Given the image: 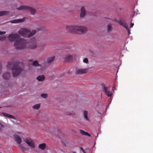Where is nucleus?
Instances as JSON below:
<instances>
[{
	"instance_id": "nucleus-1",
	"label": "nucleus",
	"mask_w": 153,
	"mask_h": 153,
	"mask_svg": "<svg viewBox=\"0 0 153 153\" xmlns=\"http://www.w3.org/2000/svg\"><path fill=\"white\" fill-rule=\"evenodd\" d=\"M19 36L17 34H12L8 36L9 40L11 42L15 41L14 45L17 49L21 50L25 48L27 45L26 41L24 39H19Z\"/></svg>"
},
{
	"instance_id": "nucleus-2",
	"label": "nucleus",
	"mask_w": 153,
	"mask_h": 153,
	"mask_svg": "<svg viewBox=\"0 0 153 153\" xmlns=\"http://www.w3.org/2000/svg\"><path fill=\"white\" fill-rule=\"evenodd\" d=\"M9 62L7 65V68H10V66L13 65L12 70L13 76L16 77L18 76L23 70L24 65L21 63L17 62L11 64Z\"/></svg>"
},
{
	"instance_id": "nucleus-3",
	"label": "nucleus",
	"mask_w": 153,
	"mask_h": 153,
	"mask_svg": "<svg viewBox=\"0 0 153 153\" xmlns=\"http://www.w3.org/2000/svg\"><path fill=\"white\" fill-rule=\"evenodd\" d=\"M36 30H33L30 33V30L27 28H22L18 32L20 35L25 37L30 38L36 33Z\"/></svg>"
},
{
	"instance_id": "nucleus-4",
	"label": "nucleus",
	"mask_w": 153,
	"mask_h": 153,
	"mask_svg": "<svg viewBox=\"0 0 153 153\" xmlns=\"http://www.w3.org/2000/svg\"><path fill=\"white\" fill-rule=\"evenodd\" d=\"M16 9L18 10H28L30 11L33 15L34 14L36 11L35 9L33 8L25 5H21Z\"/></svg>"
},
{
	"instance_id": "nucleus-5",
	"label": "nucleus",
	"mask_w": 153,
	"mask_h": 153,
	"mask_svg": "<svg viewBox=\"0 0 153 153\" xmlns=\"http://www.w3.org/2000/svg\"><path fill=\"white\" fill-rule=\"evenodd\" d=\"M89 68H76L75 69V73L76 75H81L87 73L89 71Z\"/></svg>"
},
{
	"instance_id": "nucleus-6",
	"label": "nucleus",
	"mask_w": 153,
	"mask_h": 153,
	"mask_svg": "<svg viewBox=\"0 0 153 153\" xmlns=\"http://www.w3.org/2000/svg\"><path fill=\"white\" fill-rule=\"evenodd\" d=\"M87 31V28L84 27L76 26V33L81 34L86 33Z\"/></svg>"
},
{
	"instance_id": "nucleus-7",
	"label": "nucleus",
	"mask_w": 153,
	"mask_h": 153,
	"mask_svg": "<svg viewBox=\"0 0 153 153\" xmlns=\"http://www.w3.org/2000/svg\"><path fill=\"white\" fill-rule=\"evenodd\" d=\"M24 141L30 147L32 148L35 147V145L33 141L30 138L27 137L25 139Z\"/></svg>"
},
{
	"instance_id": "nucleus-8",
	"label": "nucleus",
	"mask_w": 153,
	"mask_h": 153,
	"mask_svg": "<svg viewBox=\"0 0 153 153\" xmlns=\"http://www.w3.org/2000/svg\"><path fill=\"white\" fill-rule=\"evenodd\" d=\"M76 26L68 25L66 27V30L69 33H76Z\"/></svg>"
},
{
	"instance_id": "nucleus-9",
	"label": "nucleus",
	"mask_w": 153,
	"mask_h": 153,
	"mask_svg": "<svg viewBox=\"0 0 153 153\" xmlns=\"http://www.w3.org/2000/svg\"><path fill=\"white\" fill-rule=\"evenodd\" d=\"M26 19V18H23L16 19L12 20L10 22L12 23H19L21 22H23Z\"/></svg>"
},
{
	"instance_id": "nucleus-10",
	"label": "nucleus",
	"mask_w": 153,
	"mask_h": 153,
	"mask_svg": "<svg viewBox=\"0 0 153 153\" xmlns=\"http://www.w3.org/2000/svg\"><path fill=\"white\" fill-rule=\"evenodd\" d=\"M104 90L106 94L108 97H110L111 96L112 93L110 91V90L108 89V87L105 85L104 86Z\"/></svg>"
},
{
	"instance_id": "nucleus-11",
	"label": "nucleus",
	"mask_w": 153,
	"mask_h": 153,
	"mask_svg": "<svg viewBox=\"0 0 153 153\" xmlns=\"http://www.w3.org/2000/svg\"><path fill=\"white\" fill-rule=\"evenodd\" d=\"M15 140L16 141L18 144H20L22 143V140L20 137L18 135L15 134L14 135Z\"/></svg>"
},
{
	"instance_id": "nucleus-12",
	"label": "nucleus",
	"mask_w": 153,
	"mask_h": 153,
	"mask_svg": "<svg viewBox=\"0 0 153 153\" xmlns=\"http://www.w3.org/2000/svg\"><path fill=\"white\" fill-rule=\"evenodd\" d=\"M86 11L85 7H81V13L80 17L81 18L84 17L85 15Z\"/></svg>"
},
{
	"instance_id": "nucleus-13",
	"label": "nucleus",
	"mask_w": 153,
	"mask_h": 153,
	"mask_svg": "<svg viewBox=\"0 0 153 153\" xmlns=\"http://www.w3.org/2000/svg\"><path fill=\"white\" fill-rule=\"evenodd\" d=\"M119 24L126 28V30L128 29V27L127 24L124 21H120L119 22Z\"/></svg>"
},
{
	"instance_id": "nucleus-14",
	"label": "nucleus",
	"mask_w": 153,
	"mask_h": 153,
	"mask_svg": "<svg viewBox=\"0 0 153 153\" xmlns=\"http://www.w3.org/2000/svg\"><path fill=\"white\" fill-rule=\"evenodd\" d=\"M37 47V43L36 42L32 43L29 46V48L31 49H34Z\"/></svg>"
},
{
	"instance_id": "nucleus-15",
	"label": "nucleus",
	"mask_w": 153,
	"mask_h": 153,
	"mask_svg": "<svg viewBox=\"0 0 153 153\" xmlns=\"http://www.w3.org/2000/svg\"><path fill=\"white\" fill-rule=\"evenodd\" d=\"M10 74L9 73L4 74L2 76L3 78L5 79H8L10 77Z\"/></svg>"
},
{
	"instance_id": "nucleus-16",
	"label": "nucleus",
	"mask_w": 153,
	"mask_h": 153,
	"mask_svg": "<svg viewBox=\"0 0 153 153\" xmlns=\"http://www.w3.org/2000/svg\"><path fill=\"white\" fill-rule=\"evenodd\" d=\"M2 114L4 116V117H7L9 118H11L14 119L15 118V117L14 116H13L9 114H7V113H2Z\"/></svg>"
},
{
	"instance_id": "nucleus-17",
	"label": "nucleus",
	"mask_w": 153,
	"mask_h": 153,
	"mask_svg": "<svg viewBox=\"0 0 153 153\" xmlns=\"http://www.w3.org/2000/svg\"><path fill=\"white\" fill-rule=\"evenodd\" d=\"M55 59V56H54L48 58L47 59V62L48 63H51L53 62Z\"/></svg>"
},
{
	"instance_id": "nucleus-18",
	"label": "nucleus",
	"mask_w": 153,
	"mask_h": 153,
	"mask_svg": "<svg viewBox=\"0 0 153 153\" xmlns=\"http://www.w3.org/2000/svg\"><path fill=\"white\" fill-rule=\"evenodd\" d=\"M45 77L43 75H40L37 77V79L39 81H42L45 79Z\"/></svg>"
},
{
	"instance_id": "nucleus-19",
	"label": "nucleus",
	"mask_w": 153,
	"mask_h": 153,
	"mask_svg": "<svg viewBox=\"0 0 153 153\" xmlns=\"http://www.w3.org/2000/svg\"><path fill=\"white\" fill-rule=\"evenodd\" d=\"M10 12L8 11H4L0 12V16L8 15Z\"/></svg>"
},
{
	"instance_id": "nucleus-20",
	"label": "nucleus",
	"mask_w": 153,
	"mask_h": 153,
	"mask_svg": "<svg viewBox=\"0 0 153 153\" xmlns=\"http://www.w3.org/2000/svg\"><path fill=\"white\" fill-rule=\"evenodd\" d=\"M80 133L83 135L87 136H91V134H89L87 132H85L82 130H80Z\"/></svg>"
},
{
	"instance_id": "nucleus-21",
	"label": "nucleus",
	"mask_w": 153,
	"mask_h": 153,
	"mask_svg": "<svg viewBox=\"0 0 153 153\" xmlns=\"http://www.w3.org/2000/svg\"><path fill=\"white\" fill-rule=\"evenodd\" d=\"M39 148L42 150H44L46 147V144L45 143L40 144L39 146Z\"/></svg>"
},
{
	"instance_id": "nucleus-22",
	"label": "nucleus",
	"mask_w": 153,
	"mask_h": 153,
	"mask_svg": "<svg viewBox=\"0 0 153 153\" xmlns=\"http://www.w3.org/2000/svg\"><path fill=\"white\" fill-rule=\"evenodd\" d=\"M88 112L87 111H83V114H84V117L85 118V120L89 121V119L88 118Z\"/></svg>"
},
{
	"instance_id": "nucleus-23",
	"label": "nucleus",
	"mask_w": 153,
	"mask_h": 153,
	"mask_svg": "<svg viewBox=\"0 0 153 153\" xmlns=\"http://www.w3.org/2000/svg\"><path fill=\"white\" fill-rule=\"evenodd\" d=\"M32 65L35 66H39L40 68H42L41 66L39 64L37 61H35L33 62Z\"/></svg>"
},
{
	"instance_id": "nucleus-24",
	"label": "nucleus",
	"mask_w": 153,
	"mask_h": 153,
	"mask_svg": "<svg viewBox=\"0 0 153 153\" xmlns=\"http://www.w3.org/2000/svg\"><path fill=\"white\" fill-rule=\"evenodd\" d=\"M72 59V55L68 56L65 58V61L66 62H68L71 61Z\"/></svg>"
},
{
	"instance_id": "nucleus-25",
	"label": "nucleus",
	"mask_w": 153,
	"mask_h": 153,
	"mask_svg": "<svg viewBox=\"0 0 153 153\" xmlns=\"http://www.w3.org/2000/svg\"><path fill=\"white\" fill-rule=\"evenodd\" d=\"M19 145V146L20 147V148L21 150L22 151H25L27 149L22 144H18Z\"/></svg>"
},
{
	"instance_id": "nucleus-26",
	"label": "nucleus",
	"mask_w": 153,
	"mask_h": 153,
	"mask_svg": "<svg viewBox=\"0 0 153 153\" xmlns=\"http://www.w3.org/2000/svg\"><path fill=\"white\" fill-rule=\"evenodd\" d=\"M40 104L35 105L32 106V108L34 109H38L40 108Z\"/></svg>"
},
{
	"instance_id": "nucleus-27",
	"label": "nucleus",
	"mask_w": 153,
	"mask_h": 153,
	"mask_svg": "<svg viewBox=\"0 0 153 153\" xmlns=\"http://www.w3.org/2000/svg\"><path fill=\"white\" fill-rule=\"evenodd\" d=\"M112 25L111 24H108V31L110 32L112 30Z\"/></svg>"
},
{
	"instance_id": "nucleus-28",
	"label": "nucleus",
	"mask_w": 153,
	"mask_h": 153,
	"mask_svg": "<svg viewBox=\"0 0 153 153\" xmlns=\"http://www.w3.org/2000/svg\"><path fill=\"white\" fill-rule=\"evenodd\" d=\"M41 96L43 98H45L47 97L48 95L47 94H43L41 95Z\"/></svg>"
},
{
	"instance_id": "nucleus-29",
	"label": "nucleus",
	"mask_w": 153,
	"mask_h": 153,
	"mask_svg": "<svg viewBox=\"0 0 153 153\" xmlns=\"http://www.w3.org/2000/svg\"><path fill=\"white\" fill-rule=\"evenodd\" d=\"M6 39V37L5 36H0V40L4 41V40Z\"/></svg>"
},
{
	"instance_id": "nucleus-30",
	"label": "nucleus",
	"mask_w": 153,
	"mask_h": 153,
	"mask_svg": "<svg viewBox=\"0 0 153 153\" xmlns=\"http://www.w3.org/2000/svg\"><path fill=\"white\" fill-rule=\"evenodd\" d=\"M83 62L85 63H88V60L87 58H85L83 60Z\"/></svg>"
},
{
	"instance_id": "nucleus-31",
	"label": "nucleus",
	"mask_w": 153,
	"mask_h": 153,
	"mask_svg": "<svg viewBox=\"0 0 153 153\" xmlns=\"http://www.w3.org/2000/svg\"><path fill=\"white\" fill-rule=\"evenodd\" d=\"M5 33H6L5 32L0 31V35L4 34H5Z\"/></svg>"
},
{
	"instance_id": "nucleus-32",
	"label": "nucleus",
	"mask_w": 153,
	"mask_h": 153,
	"mask_svg": "<svg viewBox=\"0 0 153 153\" xmlns=\"http://www.w3.org/2000/svg\"><path fill=\"white\" fill-rule=\"evenodd\" d=\"M134 25V23H131V25L130 27H131V28L132 27H133V26Z\"/></svg>"
},
{
	"instance_id": "nucleus-33",
	"label": "nucleus",
	"mask_w": 153,
	"mask_h": 153,
	"mask_svg": "<svg viewBox=\"0 0 153 153\" xmlns=\"http://www.w3.org/2000/svg\"><path fill=\"white\" fill-rule=\"evenodd\" d=\"M128 31V34H129L130 33V30H129V29L128 28V30H127Z\"/></svg>"
},
{
	"instance_id": "nucleus-34",
	"label": "nucleus",
	"mask_w": 153,
	"mask_h": 153,
	"mask_svg": "<svg viewBox=\"0 0 153 153\" xmlns=\"http://www.w3.org/2000/svg\"><path fill=\"white\" fill-rule=\"evenodd\" d=\"M80 149H81V150L83 151H83H84L83 149L82 148H80Z\"/></svg>"
},
{
	"instance_id": "nucleus-35",
	"label": "nucleus",
	"mask_w": 153,
	"mask_h": 153,
	"mask_svg": "<svg viewBox=\"0 0 153 153\" xmlns=\"http://www.w3.org/2000/svg\"><path fill=\"white\" fill-rule=\"evenodd\" d=\"M112 89H113V90H114V89H115V88H114V87H113L112 88Z\"/></svg>"
},
{
	"instance_id": "nucleus-36",
	"label": "nucleus",
	"mask_w": 153,
	"mask_h": 153,
	"mask_svg": "<svg viewBox=\"0 0 153 153\" xmlns=\"http://www.w3.org/2000/svg\"><path fill=\"white\" fill-rule=\"evenodd\" d=\"M67 114V115H71V114Z\"/></svg>"
},
{
	"instance_id": "nucleus-37",
	"label": "nucleus",
	"mask_w": 153,
	"mask_h": 153,
	"mask_svg": "<svg viewBox=\"0 0 153 153\" xmlns=\"http://www.w3.org/2000/svg\"><path fill=\"white\" fill-rule=\"evenodd\" d=\"M83 153H86L84 151H83Z\"/></svg>"
},
{
	"instance_id": "nucleus-38",
	"label": "nucleus",
	"mask_w": 153,
	"mask_h": 153,
	"mask_svg": "<svg viewBox=\"0 0 153 153\" xmlns=\"http://www.w3.org/2000/svg\"><path fill=\"white\" fill-rule=\"evenodd\" d=\"M1 126L2 127H3V126L2 125H1Z\"/></svg>"
},
{
	"instance_id": "nucleus-39",
	"label": "nucleus",
	"mask_w": 153,
	"mask_h": 153,
	"mask_svg": "<svg viewBox=\"0 0 153 153\" xmlns=\"http://www.w3.org/2000/svg\"><path fill=\"white\" fill-rule=\"evenodd\" d=\"M73 153H76L75 152H74Z\"/></svg>"
},
{
	"instance_id": "nucleus-40",
	"label": "nucleus",
	"mask_w": 153,
	"mask_h": 153,
	"mask_svg": "<svg viewBox=\"0 0 153 153\" xmlns=\"http://www.w3.org/2000/svg\"><path fill=\"white\" fill-rule=\"evenodd\" d=\"M0 153H1V152H0Z\"/></svg>"
},
{
	"instance_id": "nucleus-41",
	"label": "nucleus",
	"mask_w": 153,
	"mask_h": 153,
	"mask_svg": "<svg viewBox=\"0 0 153 153\" xmlns=\"http://www.w3.org/2000/svg\"><path fill=\"white\" fill-rule=\"evenodd\" d=\"M0 108H1L0 107Z\"/></svg>"
}]
</instances>
